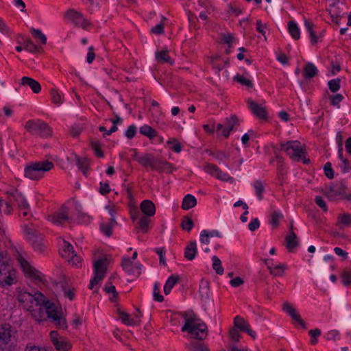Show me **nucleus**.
Wrapping results in <instances>:
<instances>
[{
    "label": "nucleus",
    "mask_w": 351,
    "mask_h": 351,
    "mask_svg": "<svg viewBox=\"0 0 351 351\" xmlns=\"http://www.w3.org/2000/svg\"><path fill=\"white\" fill-rule=\"evenodd\" d=\"M184 319V325L182 331L188 332L192 336L198 339H204L207 336V326L205 323L201 322L200 319L191 311H186L180 313Z\"/></svg>",
    "instance_id": "obj_1"
},
{
    "label": "nucleus",
    "mask_w": 351,
    "mask_h": 351,
    "mask_svg": "<svg viewBox=\"0 0 351 351\" xmlns=\"http://www.w3.org/2000/svg\"><path fill=\"white\" fill-rule=\"evenodd\" d=\"M16 282V271L7 263L6 257L3 252H0V285L8 287Z\"/></svg>",
    "instance_id": "obj_2"
},
{
    "label": "nucleus",
    "mask_w": 351,
    "mask_h": 351,
    "mask_svg": "<svg viewBox=\"0 0 351 351\" xmlns=\"http://www.w3.org/2000/svg\"><path fill=\"white\" fill-rule=\"evenodd\" d=\"M53 167L52 162L48 160L35 162L25 169V176L32 180H38L41 178L43 173Z\"/></svg>",
    "instance_id": "obj_3"
},
{
    "label": "nucleus",
    "mask_w": 351,
    "mask_h": 351,
    "mask_svg": "<svg viewBox=\"0 0 351 351\" xmlns=\"http://www.w3.org/2000/svg\"><path fill=\"white\" fill-rule=\"evenodd\" d=\"M280 146L294 161H300L304 157L305 149L298 141H289Z\"/></svg>",
    "instance_id": "obj_4"
},
{
    "label": "nucleus",
    "mask_w": 351,
    "mask_h": 351,
    "mask_svg": "<svg viewBox=\"0 0 351 351\" xmlns=\"http://www.w3.org/2000/svg\"><path fill=\"white\" fill-rule=\"evenodd\" d=\"M44 308L47 317L51 319L56 325L62 329L67 328L66 319L61 315L58 307L54 303L47 301Z\"/></svg>",
    "instance_id": "obj_5"
},
{
    "label": "nucleus",
    "mask_w": 351,
    "mask_h": 351,
    "mask_svg": "<svg viewBox=\"0 0 351 351\" xmlns=\"http://www.w3.org/2000/svg\"><path fill=\"white\" fill-rule=\"evenodd\" d=\"M25 128L28 132L38 134L42 137H49L52 134V130L49 125L40 119L29 120L26 123Z\"/></svg>",
    "instance_id": "obj_6"
},
{
    "label": "nucleus",
    "mask_w": 351,
    "mask_h": 351,
    "mask_svg": "<svg viewBox=\"0 0 351 351\" xmlns=\"http://www.w3.org/2000/svg\"><path fill=\"white\" fill-rule=\"evenodd\" d=\"M107 265L108 261L106 258L98 259L94 261V278L90 280V289H93V287L104 278L107 271Z\"/></svg>",
    "instance_id": "obj_7"
},
{
    "label": "nucleus",
    "mask_w": 351,
    "mask_h": 351,
    "mask_svg": "<svg viewBox=\"0 0 351 351\" xmlns=\"http://www.w3.org/2000/svg\"><path fill=\"white\" fill-rule=\"evenodd\" d=\"M9 195V202L15 203L17 207L23 210V215L26 217L28 215V210L29 209V204L24 195L19 192L17 190L8 191L7 193Z\"/></svg>",
    "instance_id": "obj_8"
},
{
    "label": "nucleus",
    "mask_w": 351,
    "mask_h": 351,
    "mask_svg": "<svg viewBox=\"0 0 351 351\" xmlns=\"http://www.w3.org/2000/svg\"><path fill=\"white\" fill-rule=\"evenodd\" d=\"M24 230L27 238L32 241L34 250L39 252H42L45 246L43 243L42 234L32 226H25L24 228Z\"/></svg>",
    "instance_id": "obj_9"
},
{
    "label": "nucleus",
    "mask_w": 351,
    "mask_h": 351,
    "mask_svg": "<svg viewBox=\"0 0 351 351\" xmlns=\"http://www.w3.org/2000/svg\"><path fill=\"white\" fill-rule=\"evenodd\" d=\"M64 16L77 27L85 29L89 25L83 15L73 9L68 10L65 12Z\"/></svg>",
    "instance_id": "obj_10"
},
{
    "label": "nucleus",
    "mask_w": 351,
    "mask_h": 351,
    "mask_svg": "<svg viewBox=\"0 0 351 351\" xmlns=\"http://www.w3.org/2000/svg\"><path fill=\"white\" fill-rule=\"evenodd\" d=\"M16 330L10 324L0 325V344L10 346L12 340L14 339Z\"/></svg>",
    "instance_id": "obj_11"
},
{
    "label": "nucleus",
    "mask_w": 351,
    "mask_h": 351,
    "mask_svg": "<svg viewBox=\"0 0 351 351\" xmlns=\"http://www.w3.org/2000/svg\"><path fill=\"white\" fill-rule=\"evenodd\" d=\"M326 195L332 200L337 197L350 199V196L346 195V186L342 182L330 185L326 192Z\"/></svg>",
    "instance_id": "obj_12"
},
{
    "label": "nucleus",
    "mask_w": 351,
    "mask_h": 351,
    "mask_svg": "<svg viewBox=\"0 0 351 351\" xmlns=\"http://www.w3.org/2000/svg\"><path fill=\"white\" fill-rule=\"evenodd\" d=\"M51 341L56 349L59 351H68L71 348V343L62 337H60L57 332L50 333Z\"/></svg>",
    "instance_id": "obj_13"
},
{
    "label": "nucleus",
    "mask_w": 351,
    "mask_h": 351,
    "mask_svg": "<svg viewBox=\"0 0 351 351\" xmlns=\"http://www.w3.org/2000/svg\"><path fill=\"white\" fill-rule=\"evenodd\" d=\"M35 298L34 302L36 306H39L38 311L36 310L34 313H32V316L36 321H40L43 319V315L45 314L44 309L41 307V305H45L47 300L45 296L40 292H36L34 295Z\"/></svg>",
    "instance_id": "obj_14"
},
{
    "label": "nucleus",
    "mask_w": 351,
    "mask_h": 351,
    "mask_svg": "<svg viewBox=\"0 0 351 351\" xmlns=\"http://www.w3.org/2000/svg\"><path fill=\"white\" fill-rule=\"evenodd\" d=\"M48 219L56 225H61L64 221L69 219V208L62 206L54 214L49 215Z\"/></svg>",
    "instance_id": "obj_15"
},
{
    "label": "nucleus",
    "mask_w": 351,
    "mask_h": 351,
    "mask_svg": "<svg viewBox=\"0 0 351 351\" xmlns=\"http://www.w3.org/2000/svg\"><path fill=\"white\" fill-rule=\"evenodd\" d=\"M18 262L25 274L34 279L40 280L39 271L33 268L29 265V263L21 255L18 256Z\"/></svg>",
    "instance_id": "obj_16"
},
{
    "label": "nucleus",
    "mask_w": 351,
    "mask_h": 351,
    "mask_svg": "<svg viewBox=\"0 0 351 351\" xmlns=\"http://www.w3.org/2000/svg\"><path fill=\"white\" fill-rule=\"evenodd\" d=\"M234 328L247 332L253 339L256 338V332L250 328V325L243 318L236 316L234 318Z\"/></svg>",
    "instance_id": "obj_17"
},
{
    "label": "nucleus",
    "mask_w": 351,
    "mask_h": 351,
    "mask_svg": "<svg viewBox=\"0 0 351 351\" xmlns=\"http://www.w3.org/2000/svg\"><path fill=\"white\" fill-rule=\"evenodd\" d=\"M18 300L19 302L24 304V308L27 311L32 313L36 311V310L33 308V304L35 303V298L34 295L28 292H23L19 294Z\"/></svg>",
    "instance_id": "obj_18"
},
{
    "label": "nucleus",
    "mask_w": 351,
    "mask_h": 351,
    "mask_svg": "<svg viewBox=\"0 0 351 351\" xmlns=\"http://www.w3.org/2000/svg\"><path fill=\"white\" fill-rule=\"evenodd\" d=\"M248 106L250 109L252 110L253 114L258 118L262 119H267V110L266 108L264 106H262L261 105H259L256 102L252 101V99H249L247 100Z\"/></svg>",
    "instance_id": "obj_19"
},
{
    "label": "nucleus",
    "mask_w": 351,
    "mask_h": 351,
    "mask_svg": "<svg viewBox=\"0 0 351 351\" xmlns=\"http://www.w3.org/2000/svg\"><path fill=\"white\" fill-rule=\"evenodd\" d=\"M282 310L285 311L295 321H296L303 328H306L304 322L301 319V317L296 310L289 302H285L282 305Z\"/></svg>",
    "instance_id": "obj_20"
},
{
    "label": "nucleus",
    "mask_w": 351,
    "mask_h": 351,
    "mask_svg": "<svg viewBox=\"0 0 351 351\" xmlns=\"http://www.w3.org/2000/svg\"><path fill=\"white\" fill-rule=\"evenodd\" d=\"M158 160V158L154 157L152 154H145L141 156V158L138 159V163L144 167H149L153 170H155L157 168Z\"/></svg>",
    "instance_id": "obj_21"
},
{
    "label": "nucleus",
    "mask_w": 351,
    "mask_h": 351,
    "mask_svg": "<svg viewBox=\"0 0 351 351\" xmlns=\"http://www.w3.org/2000/svg\"><path fill=\"white\" fill-rule=\"evenodd\" d=\"M20 85L28 86L34 93H38L41 90L40 84L33 78L29 77H23L21 80Z\"/></svg>",
    "instance_id": "obj_22"
},
{
    "label": "nucleus",
    "mask_w": 351,
    "mask_h": 351,
    "mask_svg": "<svg viewBox=\"0 0 351 351\" xmlns=\"http://www.w3.org/2000/svg\"><path fill=\"white\" fill-rule=\"evenodd\" d=\"M140 208L142 213L147 217H152L156 213L155 205L151 200L143 201L140 205Z\"/></svg>",
    "instance_id": "obj_23"
},
{
    "label": "nucleus",
    "mask_w": 351,
    "mask_h": 351,
    "mask_svg": "<svg viewBox=\"0 0 351 351\" xmlns=\"http://www.w3.org/2000/svg\"><path fill=\"white\" fill-rule=\"evenodd\" d=\"M299 244L297 235L291 230L289 234L285 237V245L289 252H292L293 250Z\"/></svg>",
    "instance_id": "obj_24"
},
{
    "label": "nucleus",
    "mask_w": 351,
    "mask_h": 351,
    "mask_svg": "<svg viewBox=\"0 0 351 351\" xmlns=\"http://www.w3.org/2000/svg\"><path fill=\"white\" fill-rule=\"evenodd\" d=\"M176 169L170 162L162 159L161 158H158L157 162V168L155 170L158 171H164L166 173H172Z\"/></svg>",
    "instance_id": "obj_25"
},
{
    "label": "nucleus",
    "mask_w": 351,
    "mask_h": 351,
    "mask_svg": "<svg viewBox=\"0 0 351 351\" xmlns=\"http://www.w3.org/2000/svg\"><path fill=\"white\" fill-rule=\"evenodd\" d=\"M197 252V248L196 246L195 241L190 242L186 247L184 250V257L189 261H192L195 258V255Z\"/></svg>",
    "instance_id": "obj_26"
},
{
    "label": "nucleus",
    "mask_w": 351,
    "mask_h": 351,
    "mask_svg": "<svg viewBox=\"0 0 351 351\" xmlns=\"http://www.w3.org/2000/svg\"><path fill=\"white\" fill-rule=\"evenodd\" d=\"M318 70L317 67L311 62H308L304 67L303 75L305 78H312L317 75Z\"/></svg>",
    "instance_id": "obj_27"
},
{
    "label": "nucleus",
    "mask_w": 351,
    "mask_h": 351,
    "mask_svg": "<svg viewBox=\"0 0 351 351\" xmlns=\"http://www.w3.org/2000/svg\"><path fill=\"white\" fill-rule=\"evenodd\" d=\"M196 204L197 199L195 197V196L188 194L184 197L182 200V208L184 210H189L190 208L195 207Z\"/></svg>",
    "instance_id": "obj_28"
},
{
    "label": "nucleus",
    "mask_w": 351,
    "mask_h": 351,
    "mask_svg": "<svg viewBox=\"0 0 351 351\" xmlns=\"http://www.w3.org/2000/svg\"><path fill=\"white\" fill-rule=\"evenodd\" d=\"M180 280V277L178 276L172 275L171 276L168 280H167L165 286H164V292L166 295L170 293L171 289L173 286L178 283Z\"/></svg>",
    "instance_id": "obj_29"
},
{
    "label": "nucleus",
    "mask_w": 351,
    "mask_h": 351,
    "mask_svg": "<svg viewBox=\"0 0 351 351\" xmlns=\"http://www.w3.org/2000/svg\"><path fill=\"white\" fill-rule=\"evenodd\" d=\"M288 30L294 39L298 40L300 38V29L294 21H291L288 23Z\"/></svg>",
    "instance_id": "obj_30"
},
{
    "label": "nucleus",
    "mask_w": 351,
    "mask_h": 351,
    "mask_svg": "<svg viewBox=\"0 0 351 351\" xmlns=\"http://www.w3.org/2000/svg\"><path fill=\"white\" fill-rule=\"evenodd\" d=\"M140 133L147 136L149 139L154 138L157 135V132L147 125H144L140 128Z\"/></svg>",
    "instance_id": "obj_31"
},
{
    "label": "nucleus",
    "mask_w": 351,
    "mask_h": 351,
    "mask_svg": "<svg viewBox=\"0 0 351 351\" xmlns=\"http://www.w3.org/2000/svg\"><path fill=\"white\" fill-rule=\"evenodd\" d=\"M156 58L157 59L158 61L160 62H168L171 65L174 64V62L170 58V57L168 55L167 49H163L160 52L156 53Z\"/></svg>",
    "instance_id": "obj_32"
},
{
    "label": "nucleus",
    "mask_w": 351,
    "mask_h": 351,
    "mask_svg": "<svg viewBox=\"0 0 351 351\" xmlns=\"http://www.w3.org/2000/svg\"><path fill=\"white\" fill-rule=\"evenodd\" d=\"M304 25L307 29V31L309 33L310 37H311V42L313 45H315L318 41V36H316L315 33L314 32L313 27V24L311 22H309L307 19H304Z\"/></svg>",
    "instance_id": "obj_33"
},
{
    "label": "nucleus",
    "mask_w": 351,
    "mask_h": 351,
    "mask_svg": "<svg viewBox=\"0 0 351 351\" xmlns=\"http://www.w3.org/2000/svg\"><path fill=\"white\" fill-rule=\"evenodd\" d=\"M64 246L63 249V253L62 254V256L65 258H69L70 256H72V257L76 256V253L73 250V247L72 245H71L69 243L64 241Z\"/></svg>",
    "instance_id": "obj_34"
},
{
    "label": "nucleus",
    "mask_w": 351,
    "mask_h": 351,
    "mask_svg": "<svg viewBox=\"0 0 351 351\" xmlns=\"http://www.w3.org/2000/svg\"><path fill=\"white\" fill-rule=\"evenodd\" d=\"M121 266L127 273L129 274H134L135 267L132 265V262L128 258H123L121 263Z\"/></svg>",
    "instance_id": "obj_35"
},
{
    "label": "nucleus",
    "mask_w": 351,
    "mask_h": 351,
    "mask_svg": "<svg viewBox=\"0 0 351 351\" xmlns=\"http://www.w3.org/2000/svg\"><path fill=\"white\" fill-rule=\"evenodd\" d=\"M119 313L121 315V319L122 322L125 324L135 326L140 323L139 320H135L134 319H131L130 317L129 314H128L125 312L119 311Z\"/></svg>",
    "instance_id": "obj_36"
},
{
    "label": "nucleus",
    "mask_w": 351,
    "mask_h": 351,
    "mask_svg": "<svg viewBox=\"0 0 351 351\" xmlns=\"http://www.w3.org/2000/svg\"><path fill=\"white\" fill-rule=\"evenodd\" d=\"M239 124V119L236 115H232L230 118L226 119V128L229 129V131L234 130V127Z\"/></svg>",
    "instance_id": "obj_37"
},
{
    "label": "nucleus",
    "mask_w": 351,
    "mask_h": 351,
    "mask_svg": "<svg viewBox=\"0 0 351 351\" xmlns=\"http://www.w3.org/2000/svg\"><path fill=\"white\" fill-rule=\"evenodd\" d=\"M233 80L239 83L240 84H241L242 86H246L248 88H253V84L252 81L245 78L243 75H240L238 74L233 77Z\"/></svg>",
    "instance_id": "obj_38"
},
{
    "label": "nucleus",
    "mask_w": 351,
    "mask_h": 351,
    "mask_svg": "<svg viewBox=\"0 0 351 351\" xmlns=\"http://www.w3.org/2000/svg\"><path fill=\"white\" fill-rule=\"evenodd\" d=\"M213 268L217 274L222 275L223 274V268L221 266V260L216 256H213Z\"/></svg>",
    "instance_id": "obj_39"
},
{
    "label": "nucleus",
    "mask_w": 351,
    "mask_h": 351,
    "mask_svg": "<svg viewBox=\"0 0 351 351\" xmlns=\"http://www.w3.org/2000/svg\"><path fill=\"white\" fill-rule=\"evenodd\" d=\"M270 273L276 276H282L284 274L286 266L284 264H279L274 268L269 267Z\"/></svg>",
    "instance_id": "obj_40"
},
{
    "label": "nucleus",
    "mask_w": 351,
    "mask_h": 351,
    "mask_svg": "<svg viewBox=\"0 0 351 351\" xmlns=\"http://www.w3.org/2000/svg\"><path fill=\"white\" fill-rule=\"evenodd\" d=\"M31 32L35 38L39 39L40 40L42 44L45 45L47 43L46 36L40 29L32 27Z\"/></svg>",
    "instance_id": "obj_41"
},
{
    "label": "nucleus",
    "mask_w": 351,
    "mask_h": 351,
    "mask_svg": "<svg viewBox=\"0 0 351 351\" xmlns=\"http://www.w3.org/2000/svg\"><path fill=\"white\" fill-rule=\"evenodd\" d=\"M77 165L79 169L83 171L84 173H86V171L88 167V160L86 158H80L76 157Z\"/></svg>",
    "instance_id": "obj_42"
},
{
    "label": "nucleus",
    "mask_w": 351,
    "mask_h": 351,
    "mask_svg": "<svg viewBox=\"0 0 351 351\" xmlns=\"http://www.w3.org/2000/svg\"><path fill=\"white\" fill-rule=\"evenodd\" d=\"M193 221L190 217L185 216L183 218L182 222L181 223V227L183 230L189 232L193 228Z\"/></svg>",
    "instance_id": "obj_43"
},
{
    "label": "nucleus",
    "mask_w": 351,
    "mask_h": 351,
    "mask_svg": "<svg viewBox=\"0 0 351 351\" xmlns=\"http://www.w3.org/2000/svg\"><path fill=\"white\" fill-rule=\"evenodd\" d=\"M104 291L108 293H112V297L110 298L111 300L117 298L118 296V292L117 291L115 287L112 285L111 282L107 283L104 287Z\"/></svg>",
    "instance_id": "obj_44"
},
{
    "label": "nucleus",
    "mask_w": 351,
    "mask_h": 351,
    "mask_svg": "<svg viewBox=\"0 0 351 351\" xmlns=\"http://www.w3.org/2000/svg\"><path fill=\"white\" fill-rule=\"evenodd\" d=\"M340 82L341 80L339 78L330 80L328 83L330 90L332 93L337 92L341 87Z\"/></svg>",
    "instance_id": "obj_45"
},
{
    "label": "nucleus",
    "mask_w": 351,
    "mask_h": 351,
    "mask_svg": "<svg viewBox=\"0 0 351 351\" xmlns=\"http://www.w3.org/2000/svg\"><path fill=\"white\" fill-rule=\"evenodd\" d=\"M215 176L223 182H229L232 183L234 181L233 178L230 176L228 173L222 172V171L219 169L217 173L215 175Z\"/></svg>",
    "instance_id": "obj_46"
},
{
    "label": "nucleus",
    "mask_w": 351,
    "mask_h": 351,
    "mask_svg": "<svg viewBox=\"0 0 351 351\" xmlns=\"http://www.w3.org/2000/svg\"><path fill=\"white\" fill-rule=\"evenodd\" d=\"M256 190V194L259 199L263 198V193L264 191V186L261 181L256 180L254 184Z\"/></svg>",
    "instance_id": "obj_47"
},
{
    "label": "nucleus",
    "mask_w": 351,
    "mask_h": 351,
    "mask_svg": "<svg viewBox=\"0 0 351 351\" xmlns=\"http://www.w3.org/2000/svg\"><path fill=\"white\" fill-rule=\"evenodd\" d=\"M341 278L342 282L344 285L348 286L351 285V271L348 269L344 270L341 274Z\"/></svg>",
    "instance_id": "obj_48"
},
{
    "label": "nucleus",
    "mask_w": 351,
    "mask_h": 351,
    "mask_svg": "<svg viewBox=\"0 0 351 351\" xmlns=\"http://www.w3.org/2000/svg\"><path fill=\"white\" fill-rule=\"evenodd\" d=\"M117 223H112V221H110L108 223H102L101 225V231L107 236L110 237L112 234V228L116 225Z\"/></svg>",
    "instance_id": "obj_49"
},
{
    "label": "nucleus",
    "mask_w": 351,
    "mask_h": 351,
    "mask_svg": "<svg viewBox=\"0 0 351 351\" xmlns=\"http://www.w3.org/2000/svg\"><path fill=\"white\" fill-rule=\"evenodd\" d=\"M283 217L282 214L277 210L273 211L271 213V223L274 226L277 227L279 225V220Z\"/></svg>",
    "instance_id": "obj_50"
},
{
    "label": "nucleus",
    "mask_w": 351,
    "mask_h": 351,
    "mask_svg": "<svg viewBox=\"0 0 351 351\" xmlns=\"http://www.w3.org/2000/svg\"><path fill=\"white\" fill-rule=\"evenodd\" d=\"M149 219L143 216L138 221V227L143 232H147L149 229Z\"/></svg>",
    "instance_id": "obj_51"
},
{
    "label": "nucleus",
    "mask_w": 351,
    "mask_h": 351,
    "mask_svg": "<svg viewBox=\"0 0 351 351\" xmlns=\"http://www.w3.org/2000/svg\"><path fill=\"white\" fill-rule=\"evenodd\" d=\"M51 101L54 104H60L62 103L60 94L56 89H51L50 92Z\"/></svg>",
    "instance_id": "obj_52"
},
{
    "label": "nucleus",
    "mask_w": 351,
    "mask_h": 351,
    "mask_svg": "<svg viewBox=\"0 0 351 351\" xmlns=\"http://www.w3.org/2000/svg\"><path fill=\"white\" fill-rule=\"evenodd\" d=\"M168 145H172L171 149H173L175 152L179 153L182 150V145L178 142V141L176 138H172L167 141Z\"/></svg>",
    "instance_id": "obj_53"
},
{
    "label": "nucleus",
    "mask_w": 351,
    "mask_h": 351,
    "mask_svg": "<svg viewBox=\"0 0 351 351\" xmlns=\"http://www.w3.org/2000/svg\"><path fill=\"white\" fill-rule=\"evenodd\" d=\"M23 46L24 49L29 52H35L38 50V47L30 39L24 41Z\"/></svg>",
    "instance_id": "obj_54"
},
{
    "label": "nucleus",
    "mask_w": 351,
    "mask_h": 351,
    "mask_svg": "<svg viewBox=\"0 0 351 351\" xmlns=\"http://www.w3.org/2000/svg\"><path fill=\"white\" fill-rule=\"evenodd\" d=\"M191 347L194 351H209L207 346L204 343L199 341L191 343Z\"/></svg>",
    "instance_id": "obj_55"
},
{
    "label": "nucleus",
    "mask_w": 351,
    "mask_h": 351,
    "mask_svg": "<svg viewBox=\"0 0 351 351\" xmlns=\"http://www.w3.org/2000/svg\"><path fill=\"white\" fill-rule=\"evenodd\" d=\"M219 168L215 165H213V164H207L205 167H204V170L208 173L209 174L215 176V175L217 173V171H219Z\"/></svg>",
    "instance_id": "obj_56"
},
{
    "label": "nucleus",
    "mask_w": 351,
    "mask_h": 351,
    "mask_svg": "<svg viewBox=\"0 0 351 351\" xmlns=\"http://www.w3.org/2000/svg\"><path fill=\"white\" fill-rule=\"evenodd\" d=\"M154 300L158 302H162L164 300L163 296L160 294L159 285L158 282H156L154 286Z\"/></svg>",
    "instance_id": "obj_57"
},
{
    "label": "nucleus",
    "mask_w": 351,
    "mask_h": 351,
    "mask_svg": "<svg viewBox=\"0 0 351 351\" xmlns=\"http://www.w3.org/2000/svg\"><path fill=\"white\" fill-rule=\"evenodd\" d=\"M325 175L329 179H332L334 177V171L332 169V165L330 162H326L324 167Z\"/></svg>",
    "instance_id": "obj_58"
},
{
    "label": "nucleus",
    "mask_w": 351,
    "mask_h": 351,
    "mask_svg": "<svg viewBox=\"0 0 351 351\" xmlns=\"http://www.w3.org/2000/svg\"><path fill=\"white\" fill-rule=\"evenodd\" d=\"M339 223L343 226H348L351 223V215L349 214H343L339 217Z\"/></svg>",
    "instance_id": "obj_59"
},
{
    "label": "nucleus",
    "mask_w": 351,
    "mask_h": 351,
    "mask_svg": "<svg viewBox=\"0 0 351 351\" xmlns=\"http://www.w3.org/2000/svg\"><path fill=\"white\" fill-rule=\"evenodd\" d=\"M92 148L94 149L95 154L98 157H103V152L100 149V144L97 141H91Z\"/></svg>",
    "instance_id": "obj_60"
},
{
    "label": "nucleus",
    "mask_w": 351,
    "mask_h": 351,
    "mask_svg": "<svg viewBox=\"0 0 351 351\" xmlns=\"http://www.w3.org/2000/svg\"><path fill=\"white\" fill-rule=\"evenodd\" d=\"M331 99V104L334 106H339V104L343 100V97L341 94H336L335 95L330 96Z\"/></svg>",
    "instance_id": "obj_61"
},
{
    "label": "nucleus",
    "mask_w": 351,
    "mask_h": 351,
    "mask_svg": "<svg viewBox=\"0 0 351 351\" xmlns=\"http://www.w3.org/2000/svg\"><path fill=\"white\" fill-rule=\"evenodd\" d=\"M315 202L316 204L320 207L323 211L326 212L328 210V207L326 206V204L325 201L322 199L320 196H316L315 199Z\"/></svg>",
    "instance_id": "obj_62"
},
{
    "label": "nucleus",
    "mask_w": 351,
    "mask_h": 351,
    "mask_svg": "<svg viewBox=\"0 0 351 351\" xmlns=\"http://www.w3.org/2000/svg\"><path fill=\"white\" fill-rule=\"evenodd\" d=\"M199 238H200V241L202 243H204V244H209L210 243V237L208 235V232L207 230H202L201 232H200V236H199Z\"/></svg>",
    "instance_id": "obj_63"
},
{
    "label": "nucleus",
    "mask_w": 351,
    "mask_h": 351,
    "mask_svg": "<svg viewBox=\"0 0 351 351\" xmlns=\"http://www.w3.org/2000/svg\"><path fill=\"white\" fill-rule=\"evenodd\" d=\"M230 337L231 340L235 342H239L241 337V335L239 334L237 328H233L230 330Z\"/></svg>",
    "instance_id": "obj_64"
}]
</instances>
